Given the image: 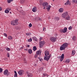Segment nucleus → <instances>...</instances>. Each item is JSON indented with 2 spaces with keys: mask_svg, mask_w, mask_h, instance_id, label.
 <instances>
[{
  "mask_svg": "<svg viewBox=\"0 0 77 77\" xmlns=\"http://www.w3.org/2000/svg\"><path fill=\"white\" fill-rule=\"evenodd\" d=\"M26 35H27V36H30V35H31V34L30 33H26Z\"/></svg>",
  "mask_w": 77,
  "mask_h": 77,
  "instance_id": "nucleus-29",
  "label": "nucleus"
},
{
  "mask_svg": "<svg viewBox=\"0 0 77 77\" xmlns=\"http://www.w3.org/2000/svg\"><path fill=\"white\" fill-rule=\"evenodd\" d=\"M18 20L16 19L12 21L11 22V24L12 26H16V25H17L18 24Z\"/></svg>",
  "mask_w": 77,
  "mask_h": 77,
  "instance_id": "nucleus-4",
  "label": "nucleus"
},
{
  "mask_svg": "<svg viewBox=\"0 0 77 77\" xmlns=\"http://www.w3.org/2000/svg\"><path fill=\"white\" fill-rule=\"evenodd\" d=\"M52 1H53V2H54V0H52Z\"/></svg>",
  "mask_w": 77,
  "mask_h": 77,
  "instance_id": "nucleus-52",
  "label": "nucleus"
},
{
  "mask_svg": "<svg viewBox=\"0 0 77 77\" xmlns=\"http://www.w3.org/2000/svg\"><path fill=\"white\" fill-rule=\"evenodd\" d=\"M8 39L9 40H12V39L13 38L12 37V36H9L8 37Z\"/></svg>",
  "mask_w": 77,
  "mask_h": 77,
  "instance_id": "nucleus-16",
  "label": "nucleus"
},
{
  "mask_svg": "<svg viewBox=\"0 0 77 77\" xmlns=\"http://www.w3.org/2000/svg\"><path fill=\"white\" fill-rule=\"evenodd\" d=\"M41 71H42V70H43V68H41Z\"/></svg>",
  "mask_w": 77,
  "mask_h": 77,
  "instance_id": "nucleus-48",
  "label": "nucleus"
},
{
  "mask_svg": "<svg viewBox=\"0 0 77 77\" xmlns=\"http://www.w3.org/2000/svg\"><path fill=\"white\" fill-rule=\"evenodd\" d=\"M46 30V29H45V28L43 27V31H45Z\"/></svg>",
  "mask_w": 77,
  "mask_h": 77,
  "instance_id": "nucleus-43",
  "label": "nucleus"
},
{
  "mask_svg": "<svg viewBox=\"0 0 77 77\" xmlns=\"http://www.w3.org/2000/svg\"><path fill=\"white\" fill-rule=\"evenodd\" d=\"M3 72V69L2 68H0V73H1Z\"/></svg>",
  "mask_w": 77,
  "mask_h": 77,
  "instance_id": "nucleus-32",
  "label": "nucleus"
},
{
  "mask_svg": "<svg viewBox=\"0 0 77 77\" xmlns=\"http://www.w3.org/2000/svg\"><path fill=\"white\" fill-rule=\"evenodd\" d=\"M38 56H38V55H37V54H36V55H35L34 57H35V58H37V57H38Z\"/></svg>",
  "mask_w": 77,
  "mask_h": 77,
  "instance_id": "nucleus-38",
  "label": "nucleus"
},
{
  "mask_svg": "<svg viewBox=\"0 0 77 77\" xmlns=\"http://www.w3.org/2000/svg\"><path fill=\"white\" fill-rule=\"evenodd\" d=\"M50 40L53 42H55L56 41V38L53 37H51L50 38Z\"/></svg>",
  "mask_w": 77,
  "mask_h": 77,
  "instance_id": "nucleus-8",
  "label": "nucleus"
},
{
  "mask_svg": "<svg viewBox=\"0 0 77 77\" xmlns=\"http://www.w3.org/2000/svg\"><path fill=\"white\" fill-rule=\"evenodd\" d=\"M20 3L22 4H23L24 3V0H20Z\"/></svg>",
  "mask_w": 77,
  "mask_h": 77,
  "instance_id": "nucleus-26",
  "label": "nucleus"
},
{
  "mask_svg": "<svg viewBox=\"0 0 77 77\" xmlns=\"http://www.w3.org/2000/svg\"><path fill=\"white\" fill-rule=\"evenodd\" d=\"M35 66H36V65L35 64Z\"/></svg>",
  "mask_w": 77,
  "mask_h": 77,
  "instance_id": "nucleus-54",
  "label": "nucleus"
},
{
  "mask_svg": "<svg viewBox=\"0 0 77 77\" xmlns=\"http://www.w3.org/2000/svg\"><path fill=\"white\" fill-rule=\"evenodd\" d=\"M8 74H9V73H8Z\"/></svg>",
  "mask_w": 77,
  "mask_h": 77,
  "instance_id": "nucleus-55",
  "label": "nucleus"
},
{
  "mask_svg": "<svg viewBox=\"0 0 77 77\" xmlns=\"http://www.w3.org/2000/svg\"><path fill=\"white\" fill-rule=\"evenodd\" d=\"M40 55H41V54H40Z\"/></svg>",
  "mask_w": 77,
  "mask_h": 77,
  "instance_id": "nucleus-57",
  "label": "nucleus"
},
{
  "mask_svg": "<svg viewBox=\"0 0 77 77\" xmlns=\"http://www.w3.org/2000/svg\"><path fill=\"white\" fill-rule=\"evenodd\" d=\"M45 53L46 56L44 57V59L45 60H48L51 56V55H49L50 52L46 50L45 51Z\"/></svg>",
  "mask_w": 77,
  "mask_h": 77,
  "instance_id": "nucleus-1",
  "label": "nucleus"
},
{
  "mask_svg": "<svg viewBox=\"0 0 77 77\" xmlns=\"http://www.w3.org/2000/svg\"><path fill=\"white\" fill-rule=\"evenodd\" d=\"M25 50H26V51H27V49H25Z\"/></svg>",
  "mask_w": 77,
  "mask_h": 77,
  "instance_id": "nucleus-50",
  "label": "nucleus"
},
{
  "mask_svg": "<svg viewBox=\"0 0 77 77\" xmlns=\"http://www.w3.org/2000/svg\"><path fill=\"white\" fill-rule=\"evenodd\" d=\"M7 56H8V57H9V56H10V55H9V53H8L7 54Z\"/></svg>",
  "mask_w": 77,
  "mask_h": 77,
  "instance_id": "nucleus-42",
  "label": "nucleus"
},
{
  "mask_svg": "<svg viewBox=\"0 0 77 77\" xmlns=\"http://www.w3.org/2000/svg\"><path fill=\"white\" fill-rule=\"evenodd\" d=\"M68 44L67 43H66L63 44L60 46V51H62V50H65L66 48L68 47Z\"/></svg>",
  "mask_w": 77,
  "mask_h": 77,
  "instance_id": "nucleus-2",
  "label": "nucleus"
},
{
  "mask_svg": "<svg viewBox=\"0 0 77 77\" xmlns=\"http://www.w3.org/2000/svg\"><path fill=\"white\" fill-rule=\"evenodd\" d=\"M28 42H32V39L30 38L29 39H28Z\"/></svg>",
  "mask_w": 77,
  "mask_h": 77,
  "instance_id": "nucleus-28",
  "label": "nucleus"
},
{
  "mask_svg": "<svg viewBox=\"0 0 77 77\" xmlns=\"http://www.w3.org/2000/svg\"><path fill=\"white\" fill-rule=\"evenodd\" d=\"M60 32H61V33H63V29H60Z\"/></svg>",
  "mask_w": 77,
  "mask_h": 77,
  "instance_id": "nucleus-35",
  "label": "nucleus"
},
{
  "mask_svg": "<svg viewBox=\"0 0 77 77\" xmlns=\"http://www.w3.org/2000/svg\"><path fill=\"white\" fill-rule=\"evenodd\" d=\"M27 75L28 77H32L33 75L31 73H28L27 74Z\"/></svg>",
  "mask_w": 77,
  "mask_h": 77,
  "instance_id": "nucleus-11",
  "label": "nucleus"
},
{
  "mask_svg": "<svg viewBox=\"0 0 77 77\" xmlns=\"http://www.w3.org/2000/svg\"><path fill=\"white\" fill-rule=\"evenodd\" d=\"M28 53L31 54L32 53V50L31 49H29L28 50Z\"/></svg>",
  "mask_w": 77,
  "mask_h": 77,
  "instance_id": "nucleus-13",
  "label": "nucleus"
},
{
  "mask_svg": "<svg viewBox=\"0 0 77 77\" xmlns=\"http://www.w3.org/2000/svg\"><path fill=\"white\" fill-rule=\"evenodd\" d=\"M69 0H67L66 2L65 3V5H68L69 4Z\"/></svg>",
  "mask_w": 77,
  "mask_h": 77,
  "instance_id": "nucleus-19",
  "label": "nucleus"
},
{
  "mask_svg": "<svg viewBox=\"0 0 77 77\" xmlns=\"http://www.w3.org/2000/svg\"><path fill=\"white\" fill-rule=\"evenodd\" d=\"M7 10H8V11H11V9L10 8H8L7 9Z\"/></svg>",
  "mask_w": 77,
  "mask_h": 77,
  "instance_id": "nucleus-40",
  "label": "nucleus"
},
{
  "mask_svg": "<svg viewBox=\"0 0 77 77\" xmlns=\"http://www.w3.org/2000/svg\"><path fill=\"white\" fill-rule=\"evenodd\" d=\"M76 39V38L75 36H73L72 37V39L73 40V41H75Z\"/></svg>",
  "mask_w": 77,
  "mask_h": 77,
  "instance_id": "nucleus-30",
  "label": "nucleus"
},
{
  "mask_svg": "<svg viewBox=\"0 0 77 77\" xmlns=\"http://www.w3.org/2000/svg\"><path fill=\"white\" fill-rule=\"evenodd\" d=\"M29 27H32V23H30L29 25Z\"/></svg>",
  "mask_w": 77,
  "mask_h": 77,
  "instance_id": "nucleus-34",
  "label": "nucleus"
},
{
  "mask_svg": "<svg viewBox=\"0 0 77 77\" xmlns=\"http://www.w3.org/2000/svg\"><path fill=\"white\" fill-rule=\"evenodd\" d=\"M36 47L35 46H34L33 47V51H36Z\"/></svg>",
  "mask_w": 77,
  "mask_h": 77,
  "instance_id": "nucleus-23",
  "label": "nucleus"
},
{
  "mask_svg": "<svg viewBox=\"0 0 77 77\" xmlns=\"http://www.w3.org/2000/svg\"><path fill=\"white\" fill-rule=\"evenodd\" d=\"M38 59H39V60L40 61H41V60H42V58L41 57H38Z\"/></svg>",
  "mask_w": 77,
  "mask_h": 77,
  "instance_id": "nucleus-31",
  "label": "nucleus"
},
{
  "mask_svg": "<svg viewBox=\"0 0 77 77\" xmlns=\"http://www.w3.org/2000/svg\"><path fill=\"white\" fill-rule=\"evenodd\" d=\"M8 73V70L7 69L5 70L4 72V75H7Z\"/></svg>",
  "mask_w": 77,
  "mask_h": 77,
  "instance_id": "nucleus-14",
  "label": "nucleus"
},
{
  "mask_svg": "<svg viewBox=\"0 0 77 77\" xmlns=\"http://www.w3.org/2000/svg\"><path fill=\"white\" fill-rule=\"evenodd\" d=\"M43 0H40V3L41 4L42 3Z\"/></svg>",
  "mask_w": 77,
  "mask_h": 77,
  "instance_id": "nucleus-41",
  "label": "nucleus"
},
{
  "mask_svg": "<svg viewBox=\"0 0 77 77\" xmlns=\"http://www.w3.org/2000/svg\"><path fill=\"white\" fill-rule=\"evenodd\" d=\"M2 10V8L1 7H0V11H1Z\"/></svg>",
  "mask_w": 77,
  "mask_h": 77,
  "instance_id": "nucleus-45",
  "label": "nucleus"
},
{
  "mask_svg": "<svg viewBox=\"0 0 77 77\" xmlns=\"http://www.w3.org/2000/svg\"><path fill=\"white\" fill-rule=\"evenodd\" d=\"M48 3L45 2H43L42 4V6H43L44 7L45 6H46V9H47L48 11H49L51 8V6L48 5Z\"/></svg>",
  "mask_w": 77,
  "mask_h": 77,
  "instance_id": "nucleus-3",
  "label": "nucleus"
},
{
  "mask_svg": "<svg viewBox=\"0 0 77 77\" xmlns=\"http://www.w3.org/2000/svg\"><path fill=\"white\" fill-rule=\"evenodd\" d=\"M72 29V26H70L69 28V30H71Z\"/></svg>",
  "mask_w": 77,
  "mask_h": 77,
  "instance_id": "nucleus-37",
  "label": "nucleus"
},
{
  "mask_svg": "<svg viewBox=\"0 0 77 77\" xmlns=\"http://www.w3.org/2000/svg\"><path fill=\"white\" fill-rule=\"evenodd\" d=\"M42 39V37H40L39 38V41H41Z\"/></svg>",
  "mask_w": 77,
  "mask_h": 77,
  "instance_id": "nucleus-44",
  "label": "nucleus"
},
{
  "mask_svg": "<svg viewBox=\"0 0 77 77\" xmlns=\"http://www.w3.org/2000/svg\"><path fill=\"white\" fill-rule=\"evenodd\" d=\"M14 72L15 74L14 75V77H17V72L16 71H14Z\"/></svg>",
  "mask_w": 77,
  "mask_h": 77,
  "instance_id": "nucleus-18",
  "label": "nucleus"
},
{
  "mask_svg": "<svg viewBox=\"0 0 77 77\" xmlns=\"http://www.w3.org/2000/svg\"><path fill=\"white\" fill-rule=\"evenodd\" d=\"M10 13L11 14H12V13H11V12H10Z\"/></svg>",
  "mask_w": 77,
  "mask_h": 77,
  "instance_id": "nucleus-53",
  "label": "nucleus"
},
{
  "mask_svg": "<svg viewBox=\"0 0 77 77\" xmlns=\"http://www.w3.org/2000/svg\"><path fill=\"white\" fill-rule=\"evenodd\" d=\"M45 42L44 41H41L39 43L40 48H42L43 46L45 44Z\"/></svg>",
  "mask_w": 77,
  "mask_h": 77,
  "instance_id": "nucleus-6",
  "label": "nucleus"
},
{
  "mask_svg": "<svg viewBox=\"0 0 77 77\" xmlns=\"http://www.w3.org/2000/svg\"><path fill=\"white\" fill-rule=\"evenodd\" d=\"M56 20H57V21H58V20H59V18H57V19H56Z\"/></svg>",
  "mask_w": 77,
  "mask_h": 77,
  "instance_id": "nucleus-47",
  "label": "nucleus"
},
{
  "mask_svg": "<svg viewBox=\"0 0 77 77\" xmlns=\"http://www.w3.org/2000/svg\"><path fill=\"white\" fill-rule=\"evenodd\" d=\"M18 74L20 75H22L24 74V71L23 70H20L18 71Z\"/></svg>",
  "mask_w": 77,
  "mask_h": 77,
  "instance_id": "nucleus-7",
  "label": "nucleus"
},
{
  "mask_svg": "<svg viewBox=\"0 0 77 77\" xmlns=\"http://www.w3.org/2000/svg\"><path fill=\"white\" fill-rule=\"evenodd\" d=\"M43 75H44V76H46V74H45L44 73H43Z\"/></svg>",
  "mask_w": 77,
  "mask_h": 77,
  "instance_id": "nucleus-46",
  "label": "nucleus"
},
{
  "mask_svg": "<svg viewBox=\"0 0 77 77\" xmlns=\"http://www.w3.org/2000/svg\"><path fill=\"white\" fill-rule=\"evenodd\" d=\"M27 47H29V45H27Z\"/></svg>",
  "mask_w": 77,
  "mask_h": 77,
  "instance_id": "nucleus-49",
  "label": "nucleus"
},
{
  "mask_svg": "<svg viewBox=\"0 0 77 77\" xmlns=\"http://www.w3.org/2000/svg\"><path fill=\"white\" fill-rule=\"evenodd\" d=\"M64 9L63 8H61L59 9V12H60V13H62V12H63Z\"/></svg>",
  "mask_w": 77,
  "mask_h": 77,
  "instance_id": "nucleus-12",
  "label": "nucleus"
},
{
  "mask_svg": "<svg viewBox=\"0 0 77 77\" xmlns=\"http://www.w3.org/2000/svg\"><path fill=\"white\" fill-rule=\"evenodd\" d=\"M66 31H67V28H64L63 30V33H66Z\"/></svg>",
  "mask_w": 77,
  "mask_h": 77,
  "instance_id": "nucleus-15",
  "label": "nucleus"
},
{
  "mask_svg": "<svg viewBox=\"0 0 77 77\" xmlns=\"http://www.w3.org/2000/svg\"><path fill=\"white\" fill-rule=\"evenodd\" d=\"M5 13H6V14H8V13H9V11L6 9V10L5 11Z\"/></svg>",
  "mask_w": 77,
  "mask_h": 77,
  "instance_id": "nucleus-27",
  "label": "nucleus"
},
{
  "mask_svg": "<svg viewBox=\"0 0 77 77\" xmlns=\"http://www.w3.org/2000/svg\"><path fill=\"white\" fill-rule=\"evenodd\" d=\"M32 39H33V41H37V38L36 37H34L32 38Z\"/></svg>",
  "mask_w": 77,
  "mask_h": 77,
  "instance_id": "nucleus-20",
  "label": "nucleus"
},
{
  "mask_svg": "<svg viewBox=\"0 0 77 77\" xmlns=\"http://www.w3.org/2000/svg\"><path fill=\"white\" fill-rule=\"evenodd\" d=\"M72 56H74L75 54V51L74 50L72 51Z\"/></svg>",
  "mask_w": 77,
  "mask_h": 77,
  "instance_id": "nucleus-21",
  "label": "nucleus"
},
{
  "mask_svg": "<svg viewBox=\"0 0 77 77\" xmlns=\"http://www.w3.org/2000/svg\"><path fill=\"white\" fill-rule=\"evenodd\" d=\"M12 1H13V0H8L7 1V2L8 3H11V2H12Z\"/></svg>",
  "mask_w": 77,
  "mask_h": 77,
  "instance_id": "nucleus-24",
  "label": "nucleus"
},
{
  "mask_svg": "<svg viewBox=\"0 0 77 77\" xmlns=\"http://www.w3.org/2000/svg\"><path fill=\"white\" fill-rule=\"evenodd\" d=\"M72 2H73V3H76V2H77V0H73L72 1Z\"/></svg>",
  "mask_w": 77,
  "mask_h": 77,
  "instance_id": "nucleus-33",
  "label": "nucleus"
},
{
  "mask_svg": "<svg viewBox=\"0 0 77 77\" xmlns=\"http://www.w3.org/2000/svg\"><path fill=\"white\" fill-rule=\"evenodd\" d=\"M32 11L34 12H36L37 11V8L36 7H34L32 9Z\"/></svg>",
  "mask_w": 77,
  "mask_h": 77,
  "instance_id": "nucleus-9",
  "label": "nucleus"
},
{
  "mask_svg": "<svg viewBox=\"0 0 77 77\" xmlns=\"http://www.w3.org/2000/svg\"><path fill=\"white\" fill-rule=\"evenodd\" d=\"M8 74H9V73H8Z\"/></svg>",
  "mask_w": 77,
  "mask_h": 77,
  "instance_id": "nucleus-56",
  "label": "nucleus"
},
{
  "mask_svg": "<svg viewBox=\"0 0 77 77\" xmlns=\"http://www.w3.org/2000/svg\"><path fill=\"white\" fill-rule=\"evenodd\" d=\"M66 20H69L70 19V17H69V15L66 17Z\"/></svg>",
  "mask_w": 77,
  "mask_h": 77,
  "instance_id": "nucleus-17",
  "label": "nucleus"
},
{
  "mask_svg": "<svg viewBox=\"0 0 77 77\" xmlns=\"http://www.w3.org/2000/svg\"><path fill=\"white\" fill-rule=\"evenodd\" d=\"M64 59V54H62L61 56V59H60V62H62Z\"/></svg>",
  "mask_w": 77,
  "mask_h": 77,
  "instance_id": "nucleus-10",
  "label": "nucleus"
},
{
  "mask_svg": "<svg viewBox=\"0 0 77 77\" xmlns=\"http://www.w3.org/2000/svg\"><path fill=\"white\" fill-rule=\"evenodd\" d=\"M69 62V59L65 61V63H68Z\"/></svg>",
  "mask_w": 77,
  "mask_h": 77,
  "instance_id": "nucleus-25",
  "label": "nucleus"
},
{
  "mask_svg": "<svg viewBox=\"0 0 77 77\" xmlns=\"http://www.w3.org/2000/svg\"><path fill=\"white\" fill-rule=\"evenodd\" d=\"M68 15V13L67 12H65L63 13L61 15V17H63V18H65Z\"/></svg>",
  "mask_w": 77,
  "mask_h": 77,
  "instance_id": "nucleus-5",
  "label": "nucleus"
},
{
  "mask_svg": "<svg viewBox=\"0 0 77 77\" xmlns=\"http://www.w3.org/2000/svg\"><path fill=\"white\" fill-rule=\"evenodd\" d=\"M4 36H5V37H7L8 35H7V34H6V33H4Z\"/></svg>",
  "mask_w": 77,
  "mask_h": 77,
  "instance_id": "nucleus-39",
  "label": "nucleus"
},
{
  "mask_svg": "<svg viewBox=\"0 0 77 77\" xmlns=\"http://www.w3.org/2000/svg\"><path fill=\"white\" fill-rule=\"evenodd\" d=\"M6 50H7V51H10L11 49H10L8 48H6Z\"/></svg>",
  "mask_w": 77,
  "mask_h": 77,
  "instance_id": "nucleus-36",
  "label": "nucleus"
},
{
  "mask_svg": "<svg viewBox=\"0 0 77 77\" xmlns=\"http://www.w3.org/2000/svg\"><path fill=\"white\" fill-rule=\"evenodd\" d=\"M43 9H45V7H44V8H43Z\"/></svg>",
  "mask_w": 77,
  "mask_h": 77,
  "instance_id": "nucleus-51",
  "label": "nucleus"
},
{
  "mask_svg": "<svg viewBox=\"0 0 77 77\" xmlns=\"http://www.w3.org/2000/svg\"><path fill=\"white\" fill-rule=\"evenodd\" d=\"M39 54H40V51H37L36 52V54H37V55H38V56H40L39 55Z\"/></svg>",
  "mask_w": 77,
  "mask_h": 77,
  "instance_id": "nucleus-22",
  "label": "nucleus"
}]
</instances>
